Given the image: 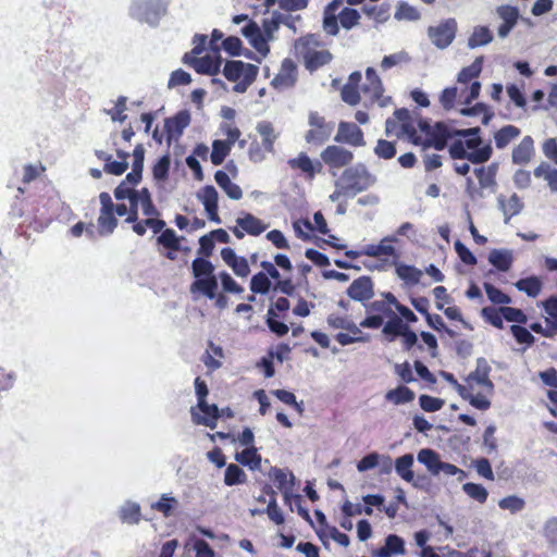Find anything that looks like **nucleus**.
Returning <instances> with one entry per match:
<instances>
[{
  "instance_id": "obj_60",
  "label": "nucleus",
  "mask_w": 557,
  "mask_h": 557,
  "mask_svg": "<svg viewBox=\"0 0 557 557\" xmlns=\"http://www.w3.org/2000/svg\"><path fill=\"white\" fill-rule=\"evenodd\" d=\"M277 317L278 313L274 312V308H269L267 314V325L270 331L277 336H284L288 333V326L284 322L277 321Z\"/></svg>"
},
{
  "instance_id": "obj_15",
  "label": "nucleus",
  "mask_w": 557,
  "mask_h": 557,
  "mask_svg": "<svg viewBox=\"0 0 557 557\" xmlns=\"http://www.w3.org/2000/svg\"><path fill=\"white\" fill-rule=\"evenodd\" d=\"M456 32L457 22L455 18H447L436 26H430L428 28V36L434 46L445 49L455 39Z\"/></svg>"
},
{
  "instance_id": "obj_1",
  "label": "nucleus",
  "mask_w": 557,
  "mask_h": 557,
  "mask_svg": "<svg viewBox=\"0 0 557 557\" xmlns=\"http://www.w3.org/2000/svg\"><path fill=\"white\" fill-rule=\"evenodd\" d=\"M385 133L387 136H396L398 138L407 137L414 145H423L424 147H433L436 150H443L447 146V140L453 138L455 131L450 132L448 126L443 122H437L429 137L425 139L418 134L414 121L409 111L405 108L397 109L393 117L386 120Z\"/></svg>"
},
{
  "instance_id": "obj_51",
  "label": "nucleus",
  "mask_w": 557,
  "mask_h": 557,
  "mask_svg": "<svg viewBox=\"0 0 557 557\" xmlns=\"http://www.w3.org/2000/svg\"><path fill=\"white\" fill-rule=\"evenodd\" d=\"M482 57L476 58L469 66L461 69V71L458 73L457 81L461 84H467L479 77L482 71Z\"/></svg>"
},
{
  "instance_id": "obj_11",
  "label": "nucleus",
  "mask_w": 557,
  "mask_h": 557,
  "mask_svg": "<svg viewBox=\"0 0 557 557\" xmlns=\"http://www.w3.org/2000/svg\"><path fill=\"white\" fill-rule=\"evenodd\" d=\"M542 308L546 314L545 326L540 322L530 324V330L547 338L557 335V296H550L542 302Z\"/></svg>"
},
{
  "instance_id": "obj_41",
  "label": "nucleus",
  "mask_w": 557,
  "mask_h": 557,
  "mask_svg": "<svg viewBox=\"0 0 557 557\" xmlns=\"http://www.w3.org/2000/svg\"><path fill=\"white\" fill-rule=\"evenodd\" d=\"M512 261V255L509 250L493 249L488 255V262L502 272L508 271Z\"/></svg>"
},
{
  "instance_id": "obj_49",
  "label": "nucleus",
  "mask_w": 557,
  "mask_h": 557,
  "mask_svg": "<svg viewBox=\"0 0 557 557\" xmlns=\"http://www.w3.org/2000/svg\"><path fill=\"white\" fill-rule=\"evenodd\" d=\"M492 40L493 35L487 26H476L468 39V46L470 48H476L480 46H485Z\"/></svg>"
},
{
  "instance_id": "obj_17",
  "label": "nucleus",
  "mask_w": 557,
  "mask_h": 557,
  "mask_svg": "<svg viewBox=\"0 0 557 557\" xmlns=\"http://www.w3.org/2000/svg\"><path fill=\"white\" fill-rule=\"evenodd\" d=\"M364 97V104L372 106L381 100L383 96L382 81L373 67H368L366 71V83L360 87Z\"/></svg>"
},
{
  "instance_id": "obj_24",
  "label": "nucleus",
  "mask_w": 557,
  "mask_h": 557,
  "mask_svg": "<svg viewBox=\"0 0 557 557\" xmlns=\"http://www.w3.org/2000/svg\"><path fill=\"white\" fill-rule=\"evenodd\" d=\"M198 409L203 416L198 414L195 410H191L193 421L196 424L205 425L210 429H215L218 419L221 417L220 410L216 405H209L207 401L197 404Z\"/></svg>"
},
{
  "instance_id": "obj_18",
  "label": "nucleus",
  "mask_w": 557,
  "mask_h": 557,
  "mask_svg": "<svg viewBox=\"0 0 557 557\" xmlns=\"http://www.w3.org/2000/svg\"><path fill=\"white\" fill-rule=\"evenodd\" d=\"M334 140L352 147H362L366 144L362 129L355 123L350 122H341L338 124L337 134L335 135Z\"/></svg>"
},
{
  "instance_id": "obj_6",
  "label": "nucleus",
  "mask_w": 557,
  "mask_h": 557,
  "mask_svg": "<svg viewBox=\"0 0 557 557\" xmlns=\"http://www.w3.org/2000/svg\"><path fill=\"white\" fill-rule=\"evenodd\" d=\"M320 47H322V42L313 34L302 36L295 42L298 57L304 60L306 69L310 72L317 71L332 61V53L326 49H318Z\"/></svg>"
},
{
  "instance_id": "obj_26",
  "label": "nucleus",
  "mask_w": 557,
  "mask_h": 557,
  "mask_svg": "<svg viewBox=\"0 0 557 557\" xmlns=\"http://www.w3.org/2000/svg\"><path fill=\"white\" fill-rule=\"evenodd\" d=\"M157 244L166 249L162 253L166 259L174 261L177 259V251L182 249L181 239L172 228H165L157 237Z\"/></svg>"
},
{
  "instance_id": "obj_39",
  "label": "nucleus",
  "mask_w": 557,
  "mask_h": 557,
  "mask_svg": "<svg viewBox=\"0 0 557 557\" xmlns=\"http://www.w3.org/2000/svg\"><path fill=\"white\" fill-rule=\"evenodd\" d=\"M533 174L537 178H543L550 191L557 193V169L552 168L546 162H541L533 171Z\"/></svg>"
},
{
  "instance_id": "obj_43",
  "label": "nucleus",
  "mask_w": 557,
  "mask_h": 557,
  "mask_svg": "<svg viewBox=\"0 0 557 557\" xmlns=\"http://www.w3.org/2000/svg\"><path fill=\"white\" fill-rule=\"evenodd\" d=\"M235 460L243 466L249 467L251 470L260 468L261 456L255 446L247 447L240 453L235 454Z\"/></svg>"
},
{
  "instance_id": "obj_23",
  "label": "nucleus",
  "mask_w": 557,
  "mask_h": 557,
  "mask_svg": "<svg viewBox=\"0 0 557 557\" xmlns=\"http://www.w3.org/2000/svg\"><path fill=\"white\" fill-rule=\"evenodd\" d=\"M496 12L497 15L503 20V23L497 29V34L500 38H505L517 25L520 15L519 10L512 5H500L497 8Z\"/></svg>"
},
{
  "instance_id": "obj_45",
  "label": "nucleus",
  "mask_w": 557,
  "mask_h": 557,
  "mask_svg": "<svg viewBox=\"0 0 557 557\" xmlns=\"http://www.w3.org/2000/svg\"><path fill=\"white\" fill-rule=\"evenodd\" d=\"M385 399L395 405L410 403L414 399V393L407 386L400 385L385 394Z\"/></svg>"
},
{
  "instance_id": "obj_52",
  "label": "nucleus",
  "mask_w": 557,
  "mask_h": 557,
  "mask_svg": "<svg viewBox=\"0 0 557 557\" xmlns=\"http://www.w3.org/2000/svg\"><path fill=\"white\" fill-rule=\"evenodd\" d=\"M246 480H247V475L239 466H237L235 463H230L226 467L225 474H224L225 485L233 486V485H237V484H243L246 482Z\"/></svg>"
},
{
  "instance_id": "obj_19",
  "label": "nucleus",
  "mask_w": 557,
  "mask_h": 557,
  "mask_svg": "<svg viewBox=\"0 0 557 557\" xmlns=\"http://www.w3.org/2000/svg\"><path fill=\"white\" fill-rule=\"evenodd\" d=\"M349 298L366 305L374 296V283L370 276L362 275L351 282L347 288Z\"/></svg>"
},
{
  "instance_id": "obj_48",
  "label": "nucleus",
  "mask_w": 557,
  "mask_h": 557,
  "mask_svg": "<svg viewBox=\"0 0 557 557\" xmlns=\"http://www.w3.org/2000/svg\"><path fill=\"white\" fill-rule=\"evenodd\" d=\"M382 296L393 304L394 309L400 314L405 323H414L418 321L417 315L406 306L401 305L396 296L391 292L382 293Z\"/></svg>"
},
{
  "instance_id": "obj_8",
  "label": "nucleus",
  "mask_w": 557,
  "mask_h": 557,
  "mask_svg": "<svg viewBox=\"0 0 557 557\" xmlns=\"http://www.w3.org/2000/svg\"><path fill=\"white\" fill-rule=\"evenodd\" d=\"M368 315L360 322L364 329H380L384 324V319H389L395 314L393 304L382 296V299L374 300L364 305Z\"/></svg>"
},
{
  "instance_id": "obj_53",
  "label": "nucleus",
  "mask_w": 557,
  "mask_h": 557,
  "mask_svg": "<svg viewBox=\"0 0 557 557\" xmlns=\"http://www.w3.org/2000/svg\"><path fill=\"white\" fill-rule=\"evenodd\" d=\"M231 151V144L224 140H214L212 143V151L210 154L211 162L214 165H220L223 163L225 158Z\"/></svg>"
},
{
  "instance_id": "obj_4",
  "label": "nucleus",
  "mask_w": 557,
  "mask_h": 557,
  "mask_svg": "<svg viewBox=\"0 0 557 557\" xmlns=\"http://www.w3.org/2000/svg\"><path fill=\"white\" fill-rule=\"evenodd\" d=\"M491 367L484 358L476 360L475 370L469 373L466 379L470 396H467L470 405L479 410H487L491 407V401L487 395L493 393L494 384L490 380Z\"/></svg>"
},
{
  "instance_id": "obj_54",
  "label": "nucleus",
  "mask_w": 557,
  "mask_h": 557,
  "mask_svg": "<svg viewBox=\"0 0 557 557\" xmlns=\"http://www.w3.org/2000/svg\"><path fill=\"white\" fill-rule=\"evenodd\" d=\"M503 306L499 308L495 307H484L481 310V315L485 320V322L490 323L496 329H504V315H503Z\"/></svg>"
},
{
  "instance_id": "obj_2",
  "label": "nucleus",
  "mask_w": 557,
  "mask_h": 557,
  "mask_svg": "<svg viewBox=\"0 0 557 557\" xmlns=\"http://www.w3.org/2000/svg\"><path fill=\"white\" fill-rule=\"evenodd\" d=\"M214 240L210 233L199 238V248L197 250L198 258L191 262V273L195 281L190 285L191 293H200L213 299L216 297L218 280L214 275V265L209 257L212 256L214 250Z\"/></svg>"
},
{
  "instance_id": "obj_57",
  "label": "nucleus",
  "mask_w": 557,
  "mask_h": 557,
  "mask_svg": "<svg viewBox=\"0 0 557 557\" xmlns=\"http://www.w3.org/2000/svg\"><path fill=\"white\" fill-rule=\"evenodd\" d=\"M483 287H484L487 298L493 304L509 305L511 302V298L507 294L502 292L499 288L494 286L493 284L484 283Z\"/></svg>"
},
{
  "instance_id": "obj_37",
  "label": "nucleus",
  "mask_w": 557,
  "mask_h": 557,
  "mask_svg": "<svg viewBox=\"0 0 557 557\" xmlns=\"http://www.w3.org/2000/svg\"><path fill=\"white\" fill-rule=\"evenodd\" d=\"M190 115L187 111H180L174 116L165 120L164 128L169 137L174 133L182 134L183 129L189 124Z\"/></svg>"
},
{
  "instance_id": "obj_9",
  "label": "nucleus",
  "mask_w": 557,
  "mask_h": 557,
  "mask_svg": "<svg viewBox=\"0 0 557 557\" xmlns=\"http://www.w3.org/2000/svg\"><path fill=\"white\" fill-rule=\"evenodd\" d=\"M498 172V163H491L487 166H480L474 169V174L479 182V189L473 187V181L471 177L467 178V194L471 199L481 197L483 189L494 190L497 186L496 175Z\"/></svg>"
},
{
  "instance_id": "obj_46",
  "label": "nucleus",
  "mask_w": 557,
  "mask_h": 557,
  "mask_svg": "<svg viewBox=\"0 0 557 557\" xmlns=\"http://www.w3.org/2000/svg\"><path fill=\"white\" fill-rule=\"evenodd\" d=\"M413 465V456L411 454L403 455L395 461V470L397 474L406 482H411L414 478L413 471L411 470Z\"/></svg>"
},
{
  "instance_id": "obj_5",
  "label": "nucleus",
  "mask_w": 557,
  "mask_h": 557,
  "mask_svg": "<svg viewBox=\"0 0 557 557\" xmlns=\"http://www.w3.org/2000/svg\"><path fill=\"white\" fill-rule=\"evenodd\" d=\"M375 183V177L363 164L346 168L339 180L335 183V191L330 196L336 200L339 196L351 197L367 190Z\"/></svg>"
},
{
  "instance_id": "obj_30",
  "label": "nucleus",
  "mask_w": 557,
  "mask_h": 557,
  "mask_svg": "<svg viewBox=\"0 0 557 557\" xmlns=\"http://www.w3.org/2000/svg\"><path fill=\"white\" fill-rule=\"evenodd\" d=\"M272 478L275 486L283 493L285 500L292 497V491L295 485V476L292 472L274 468L272 470Z\"/></svg>"
},
{
  "instance_id": "obj_36",
  "label": "nucleus",
  "mask_w": 557,
  "mask_h": 557,
  "mask_svg": "<svg viewBox=\"0 0 557 557\" xmlns=\"http://www.w3.org/2000/svg\"><path fill=\"white\" fill-rule=\"evenodd\" d=\"M132 228L138 236H144L147 232V227L151 228L154 234L162 233L164 231L165 222L161 219L147 216L145 220H136L131 222Z\"/></svg>"
},
{
  "instance_id": "obj_33",
  "label": "nucleus",
  "mask_w": 557,
  "mask_h": 557,
  "mask_svg": "<svg viewBox=\"0 0 557 557\" xmlns=\"http://www.w3.org/2000/svg\"><path fill=\"white\" fill-rule=\"evenodd\" d=\"M216 184L223 189V191L233 200H239L243 197L242 188L233 183L228 174L222 170H219L214 174Z\"/></svg>"
},
{
  "instance_id": "obj_27",
  "label": "nucleus",
  "mask_w": 557,
  "mask_h": 557,
  "mask_svg": "<svg viewBox=\"0 0 557 557\" xmlns=\"http://www.w3.org/2000/svg\"><path fill=\"white\" fill-rule=\"evenodd\" d=\"M222 260L233 270L235 275L246 277L250 273L248 261L245 257H239L234 249L225 247L221 250Z\"/></svg>"
},
{
  "instance_id": "obj_58",
  "label": "nucleus",
  "mask_w": 557,
  "mask_h": 557,
  "mask_svg": "<svg viewBox=\"0 0 557 557\" xmlns=\"http://www.w3.org/2000/svg\"><path fill=\"white\" fill-rule=\"evenodd\" d=\"M360 17L359 12L351 8H344L338 13L339 23L345 29H351L354 26L358 25Z\"/></svg>"
},
{
  "instance_id": "obj_38",
  "label": "nucleus",
  "mask_w": 557,
  "mask_h": 557,
  "mask_svg": "<svg viewBox=\"0 0 557 557\" xmlns=\"http://www.w3.org/2000/svg\"><path fill=\"white\" fill-rule=\"evenodd\" d=\"M515 286L519 292H523L529 297L535 298L542 292L543 283L540 277L532 275L520 278L515 283Z\"/></svg>"
},
{
  "instance_id": "obj_22",
  "label": "nucleus",
  "mask_w": 557,
  "mask_h": 557,
  "mask_svg": "<svg viewBox=\"0 0 557 557\" xmlns=\"http://www.w3.org/2000/svg\"><path fill=\"white\" fill-rule=\"evenodd\" d=\"M198 198L205 207L208 218L215 223H221L219 216V195L216 189L212 185L205 186L198 194Z\"/></svg>"
},
{
  "instance_id": "obj_50",
  "label": "nucleus",
  "mask_w": 557,
  "mask_h": 557,
  "mask_svg": "<svg viewBox=\"0 0 557 557\" xmlns=\"http://www.w3.org/2000/svg\"><path fill=\"white\" fill-rule=\"evenodd\" d=\"M418 460L423 463L431 473L438 474L441 459L437 453L430 448L421 449L418 453Z\"/></svg>"
},
{
  "instance_id": "obj_25",
  "label": "nucleus",
  "mask_w": 557,
  "mask_h": 557,
  "mask_svg": "<svg viewBox=\"0 0 557 557\" xmlns=\"http://www.w3.org/2000/svg\"><path fill=\"white\" fill-rule=\"evenodd\" d=\"M361 73L356 71L352 72L347 83L343 86L341 90V97L344 102L349 106H357L360 100V82H361Z\"/></svg>"
},
{
  "instance_id": "obj_10",
  "label": "nucleus",
  "mask_w": 557,
  "mask_h": 557,
  "mask_svg": "<svg viewBox=\"0 0 557 557\" xmlns=\"http://www.w3.org/2000/svg\"><path fill=\"white\" fill-rule=\"evenodd\" d=\"M320 157L332 175H336V171L339 169L348 168L354 161V153L337 145H330L324 148Z\"/></svg>"
},
{
  "instance_id": "obj_42",
  "label": "nucleus",
  "mask_w": 557,
  "mask_h": 557,
  "mask_svg": "<svg viewBox=\"0 0 557 557\" xmlns=\"http://www.w3.org/2000/svg\"><path fill=\"white\" fill-rule=\"evenodd\" d=\"M382 326L383 334L391 341L400 336L409 327V325L405 323L403 319L396 314L391 317Z\"/></svg>"
},
{
  "instance_id": "obj_7",
  "label": "nucleus",
  "mask_w": 557,
  "mask_h": 557,
  "mask_svg": "<svg viewBox=\"0 0 557 557\" xmlns=\"http://www.w3.org/2000/svg\"><path fill=\"white\" fill-rule=\"evenodd\" d=\"M223 75L230 82H238L234 86L237 92H244L257 78L258 66L243 61H227L223 69Z\"/></svg>"
},
{
  "instance_id": "obj_35",
  "label": "nucleus",
  "mask_w": 557,
  "mask_h": 557,
  "mask_svg": "<svg viewBox=\"0 0 557 557\" xmlns=\"http://www.w3.org/2000/svg\"><path fill=\"white\" fill-rule=\"evenodd\" d=\"M257 132L261 136V146L265 152L274 151V143L277 138L273 124L268 121H262L257 125Z\"/></svg>"
},
{
  "instance_id": "obj_14",
  "label": "nucleus",
  "mask_w": 557,
  "mask_h": 557,
  "mask_svg": "<svg viewBox=\"0 0 557 557\" xmlns=\"http://www.w3.org/2000/svg\"><path fill=\"white\" fill-rule=\"evenodd\" d=\"M298 79V67L290 58H285L270 85L277 91L293 88Z\"/></svg>"
},
{
  "instance_id": "obj_34",
  "label": "nucleus",
  "mask_w": 557,
  "mask_h": 557,
  "mask_svg": "<svg viewBox=\"0 0 557 557\" xmlns=\"http://www.w3.org/2000/svg\"><path fill=\"white\" fill-rule=\"evenodd\" d=\"M394 238L384 237L380 244H370L363 247V255L368 257L379 258L381 256H391L394 258H398L396 249L394 246L388 245L386 243L393 242Z\"/></svg>"
},
{
  "instance_id": "obj_28",
  "label": "nucleus",
  "mask_w": 557,
  "mask_h": 557,
  "mask_svg": "<svg viewBox=\"0 0 557 557\" xmlns=\"http://www.w3.org/2000/svg\"><path fill=\"white\" fill-rule=\"evenodd\" d=\"M534 154V140L530 135H527L517 146L513 147L511 152L512 163L525 165L532 160Z\"/></svg>"
},
{
  "instance_id": "obj_64",
  "label": "nucleus",
  "mask_w": 557,
  "mask_h": 557,
  "mask_svg": "<svg viewBox=\"0 0 557 557\" xmlns=\"http://www.w3.org/2000/svg\"><path fill=\"white\" fill-rule=\"evenodd\" d=\"M543 535L552 546L557 547V517H553L545 522Z\"/></svg>"
},
{
  "instance_id": "obj_31",
  "label": "nucleus",
  "mask_w": 557,
  "mask_h": 557,
  "mask_svg": "<svg viewBox=\"0 0 557 557\" xmlns=\"http://www.w3.org/2000/svg\"><path fill=\"white\" fill-rule=\"evenodd\" d=\"M189 65L193 66L197 73L215 75L220 71L221 60L219 57L205 55L201 58H193Z\"/></svg>"
},
{
  "instance_id": "obj_40",
  "label": "nucleus",
  "mask_w": 557,
  "mask_h": 557,
  "mask_svg": "<svg viewBox=\"0 0 557 557\" xmlns=\"http://www.w3.org/2000/svg\"><path fill=\"white\" fill-rule=\"evenodd\" d=\"M395 272L400 280L409 285H417L423 275L420 269L405 263L396 264Z\"/></svg>"
},
{
  "instance_id": "obj_47",
  "label": "nucleus",
  "mask_w": 557,
  "mask_h": 557,
  "mask_svg": "<svg viewBox=\"0 0 557 557\" xmlns=\"http://www.w3.org/2000/svg\"><path fill=\"white\" fill-rule=\"evenodd\" d=\"M136 198L141 207L144 215L153 218H158L160 215V212L154 206L151 198V194L148 188L143 187L141 189H139Z\"/></svg>"
},
{
  "instance_id": "obj_59",
  "label": "nucleus",
  "mask_w": 557,
  "mask_h": 557,
  "mask_svg": "<svg viewBox=\"0 0 557 557\" xmlns=\"http://www.w3.org/2000/svg\"><path fill=\"white\" fill-rule=\"evenodd\" d=\"M462 488L470 498L479 502L480 504H484L487 500L488 493L481 484L469 482L463 484Z\"/></svg>"
},
{
  "instance_id": "obj_20",
  "label": "nucleus",
  "mask_w": 557,
  "mask_h": 557,
  "mask_svg": "<svg viewBox=\"0 0 557 557\" xmlns=\"http://www.w3.org/2000/svg\"><path fill=\"white\" fill-rule=\"evenodd\" d=\"M287 164L292 170L300 171L308 180H313L322 171V163L312 161L306 152H300L296 158L289 159Z\"/></svg>"
},
{
  "instance_id": "obj_3",
  "label": "nucleus",
  "mask_w": 557,
  "mask_h": 557,
  "mask_svg": "<svg viewBox=\"0 0 557 557\" xmlns=\"http://www.w3.org/2000/svg\"><path fill=\"white\" fill-rule=\"evenodd\" d=\"M455 135L461 138L454 140L449 146V154L453 159L468 160L473 164H482L491 159L492 146L483 144L479 126L457 129Z\"/></svg>"
},
{
  "instance_id": "obj_44",
  "label": "nucleus",
  "mask_w": 557,
  "mask_h": 557,
  "mask_svg": "<svg viewBox=\"0 0 557 557\" xmlns=\"http://www.w3.org/2000/svg\"><path fill=\"white\" fill-rule=\"evenodd\" d=\"M177 507L178 500L169 494H162L160 499L151 505L153 510L162 513L165 518L173 516Z\"/></svg>"
},
{
  "instance_id": "obj_32",
  "label": "nucleus",
  "mask_w": 557,
  "mask_h": 557,
  "mask_svg": "<svg viewBox=\"0 0 557 557\" xmlns=\"http://www.w3.org/2000/svg\"><path fill=\"white\" fill-rule=\"evenodd\" d=\"M521 135V129L516 125H505L494 133V141L497 149L507 148Z\"/></svg>"
},
{
  "instance_id": "obj_62",
  "label": "nucleus",
  "mask_w": 557,
  "mask_h": 557,
  "mask_svg": "<svg viewBox=\"0 0 557 557\" xmlns=\"http://www.w3.org/2000/svg\"><path fill=\"white\" fill-rule=\"evenodd\" d=\"M140 506L135 503L127 504L121 509L120 518L126 523H138L140 521Z\"/></svg>"
},
{
  "instance_id": "obj_21",
  "label": "nucleus",
  "mask_w": 557,
  "mask_h": 557,
  "mask_svg": "<svg viewBox=\"0 0 557 557\" xmlns=\"http://www.w3.org/2000/svg\"><path fill=\"white\" fill-rule=\"evenodd\" d=\"M242 33L259 53L267 55L270 52V40L261 34V29L256 22L248 21Z\"/></svg>"
},
{
  "instance_id": "obj_55",
  "label": "nucleus",
  "mask_w": 557,
  "mask_h": 557,
  "mask_svg": "<svg viewBox=\"0 0 557 557\" xmlns=\"http://www.w3.org/2000/svg\"><path fill=\"white\" fill-rule=\"evenodd\" d=\"M271 281L264 272L256 273L250 280V290L253 294L265 295L271 289Z\"/></svg>"
},
{
  "instance_id": "obj_16",
  "label": "nucleus",
  "mask_w": 557,
  "mask_h": 557,
  "mask_svg": "<svg viewBox=\"0 0 557 557\" xmlns=\"http://www.w3.org/2000/svg\"><path fill=\"white\" fill-rule=\"evenodd\" d=\"M236 224L230 230L237 239H243L245 234L259 236L268 228V224L251 213H244L243 216L237 218Z\"/></svg>"
},
{
  "instance_id": "obj_12",
  "label": "nucleus",
  "mask_w": 557,
  "mask_h": 557,
  "mask_svg": "<svg viewBox=\"0 0 557 557\" xmlns=\"http://www.w3.org/2000/svg\"><path fill=\"white\" fill-rule=\"evenodd\" d=\"M100 211L97 220L98 234L108 236L114 232L117 226V219L113 211V200L109 193L102 191L99 195Z\"/></svg>"
},
{
  "instance_id": "obj_29",
  "label": "nucleus",
  "mask_w": 557,
  "mask_h": 557,
  "mask_svg": "<svg viewBox=\"0 0 557 557\" xmlns=\"http://www.w3.org/2000/svg\"><path fill=\"white\" fill-rule=\"evenodd\" d=\"M498 206L505 216L504 222L507 224L511 218L518 215L523 210V201L517 194H512L509 197L499 196Z\"/></svg>"
},
{
  "instance_id": "obj_63",
  "label": "nucleus",
  "mask_w": 557,
  "mask_h": 557,
  "mask_svg": "<svg viewBox=\"0 0 557 557\" xmlns=\"http://www.w3.org/2000/svg\"><path fill=\"white\" fill-rule=\"evenodd\" d=\"M374 153L382 159L388 160L395 157V144L385 139H379L374 148Z\"/></svg>"
},
{
  "instance_id": "obj_13",
  "label": "nucleus",
  "mask_w": 557,
  "mask_h": 557,
  "mask_svg": "<svg viewBox=\"0 0 557 557\" xmlns=\"http://www.w3.org/2000/svg\"><path fill=\"white\" fill-rule=\"evenodd\" d=\"M308 123L310 128L305 135L308 144L322 145L330 138L333 126L319 112L311 111L308 116Z\"/></svg>"
},
{
  "instance_id": "obj_61",
  "label": "nucleus",
  "mask_w": 557,
  "mask_h": 557,
  "mask_svg": "<svg viewBox=\"0 0 557 557\" xmlns=\"http://www.w3.org/2000/svg\"><path fill=\"white\" fill-rule=\"evenodd\" d=\"M498 506L503 510H508L511 513H517L525 507V502L523 498L519 496L510 495L502 498L498 502Z\"/></svg>"
},
{
  "instance_id": "obj_56",
  "label": "nucleus",
  "mask_w": 557,
  "mask_h": 557,
  "mask_svg": "<svg viewBox=\"0 0 557 557\" xmlns=\"http://www.w3.org/2000/svg\"><path fill=\"white\" fill-rule=\"evenodd\" d=\"M171 165L170 154L162 156L152 166V176L156 181L163 182L169 177Z\"/></svg>"
}]
</instances>
